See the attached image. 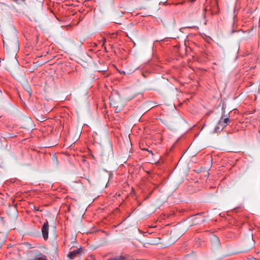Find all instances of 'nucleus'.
<instances>
[{"instance_id":"obj_16","label":"nucleus","mask_w":260,"mask_h":260,"mask_svg":"<svg viewBox=\"0 0 260 260\" xmlns=\"http://www.w3.org/2000/svg\"><path fill=\"white\" fill-rule=\"evenodd\" d=\"M196 1V0H191V2H195Z\"/></svg>"},{"instance_id":"obj_4","label":"nucleus","mask_w":260,"mask_h":260,"mask_svg":"<svg viewBox=\"0 0 260 260\" xmlns=\"http://www.w3.org/2000/svg\"><path fill=\"white\" fill-rule=\"evenodd\" d=\"M218 0H211V9L213 14H218L219 13V8L218 4Z\"/></svg>"},{"instance_id":"obj_3","label":"nucleus","mask_w":260,"mask_h":260,"mask_svg":"<svg viewBox=\"0 0 260 260\" xmlns=\"http://www.w3.org/2000/svg\"><path fill=\"white\" fill-rule=\"evenodd\" d=\"M254 245V242L252 238L248 239L247 240L243 243V246L245 248V251L250 250L253 247Z\"/></svg>"},{"instance_id":"obj_13","label":"nucleus","mask_w":260,"mask_h":260,"mask_svg":"<svg viewBox=\"0 0 260 260\" xmlns=\"http://www.w3.org/2000/svg\"><path fill=\"white\" fill-rule=\"evenodd\" d=\"M236 15H235L233 18V25H234L236 22Z\"/></svg>"},{"instance_id":"obj_9","label":"nucleus","mask_w":260,"mask_h":260,"mask_svg":"<svg viewBox=\"0 0 260 260\" xmlns=\"http://www.w3.org/2000/svg\"><path fill=\"white\" fill-rule=\"evenodd\" d=\"M35 260H47V259L45 255L39 252Z\"/></svg>"},{"instance_id":"obj_5","label":"nucleus","mask_w":260,"mask_h":260,"mask_svg":"<svg viewBox=\"0 0 260 260\" xmlns=\"http://www.w3.org/2000/svg\"><path fill=\"white\" fill-rule=\"evenodd\" d=\"M49 223L46 220L43 224L42 228V233L43 238L47 240L48 238Z\"/></svg>"},{"instance_id":"obj_6","label":"nucleus","mask_w":260,"mask_h":260,"mask_svg":"<svg viewBox=\"0 0 260 260\" xmlns=\"http://www.w3.org/2000/svg\"><path fill=\"white\" fill-rule=\"evenodd\" d=\"M218 122L219 123V125L224 128L230 123V119L229 117L223 118L222 115Z\"/></svg>"},{"instance_id":"obj_2","label":"nucleus","mask_w":260,"mask_h":260,"mask_svg":"<svg viewBox=\"0 0 260 260\" xmlns=\"http://www.w3.org/2000/svg\"><path fill=\"white\" fill-rule=\"evenodd\" d=\"M123 13L121 11L114 12L112 14L111 20H112V22L115 23H116V24H121V22H120L118 20V19L123 17Z\"/></svg>"},{"instance_id":"obj_7","label":"nucleus","mask_w":260,"mask_h":260,"mask_svg":"<svg viewBox=\"0 0 260 260\" xmlns=\"http://www.w3.org/2000/svg\"><path fill=\"white\" fill-rule=\"evenodd\" d=\"M82 248H79L77 249L74 250L73 251L69 252L68 254V256L71 259H74L78 254H79L82 251Z\"/></svg>"},{"instance_id":"obj_17","label":"nucleus","mask_w":260,"mask_h":260,"mask_svg":"<svg viewBox=\"0 0 260 260\" xmlns=\"http://www.w3.org/2000/svg\"><path fill=\"white\" fill-rule=\"evenodd\" d=\"M28 92H29V95H30L31 94V92H29V91H28Z\"/></svg>"},{"instance_id":"obj_12","label":"nucleus","mask_w":260,"mask_h":260,"mask_svg":"<svg viewBox=\"0 0 260 260\" xmlns=\"http://www.w3.org/2000/svg\"><path fill=\"white\" fill-rule=\"evenodd\" d=\"M193 257V255H187L186 256V258L187 260H191L192 258Z\"/></svg>"},{"instance_id":"obj_1","label":"nucleus","mask_w":260,"mask_h":260,"mask_svg":"<svg viewBox=\"0 0 260 260\" xmlns=\"http://www.w3.org/2000/svg\"><path fill=\"white\" fill-rule=\"evenodd\" d=\"M4 46L8 50L16 52L19 49L18 39L16 36L12 37L10 39H6L3 40Z\"/></svg>"},{"instance_id":"obj_8","label":"nucleus","mask_w":260,"mask_h":260,"mask_svg":"<svg viewBox=\"0 0 260 260\" xmlns=\"http://www.w3.org/2000/svg\"><path fill=\"white\" fill-rule=\"evenodd\" d=\"M130 257L128 255L124 254V255H116L114 257L109 258L107 260H129Z\"/></svg>"},{"instance_id":"obj_11","label":"nucleus","mask_w":260,"mask_h":260,"mask_svg":"<svg viewBox=\"0 0 260 260\" xmlns=\"http://www.w3.org/2000/svg\"><path fill=\"white\" fill-rule=\"evenodd\" d=\"M256 9V7L254 8H251L250 7H247L244 9L245 12L247 14H252L253 11H255Z\"/></svg>"},{"instance_id":"obj_15","label":"nucleus","mask_w":260,"mask_h":260,"mask_svg":"<svg viewBox=\"0 0 260 260\" xmlns=\"http://www.w3.org/2000/svg\"><path fill=\"white\" fill-rule=\"evenodd\" d=\"M249 260H256V259L252 257L249 258Z\"/></svg>"},{"instance_id":"obj_10","label":"nucleus","mask_w":260,"mask_h":260,"mask_svg":"<svg viewBox=\"0 0 260 260\" xmlns=\"http://www.w3.org/2000/svg\"><path fill=\"white\" fill-rule=\"evenodd\" d=\"M223 128L220 125H219V123L218 122L214 128L213 132L214 133H220L223 130Z\"/></svg>"},{"instance_id":"obj_18","label":"nucleus","mask_w":260,"mask_h":260,"mask_svg":"<svg viewBox=\"0 0 260 260\" xmlns=\"http://www.w3.org/2000/svg\"><path fill=\"white\" fill-rule=\"evenodd\" d=\"M209 0H207V2H208Z\"/></svg>"},{"instance_id":"obj_14","label":"nucleus","mask_w":260,"mask_h":260,"mask_svg":"<svg viewBox=\"0 0 260 260\" xmlns=\"http://www.w3.org/2000/svg\"><path fill=\"white\" fill-rule=\"evenodd\" d=\"M214 239L215 241H216L218 242H219V240H218V239L217 238V237H214Z\"/></svg>"}]
</instances>
